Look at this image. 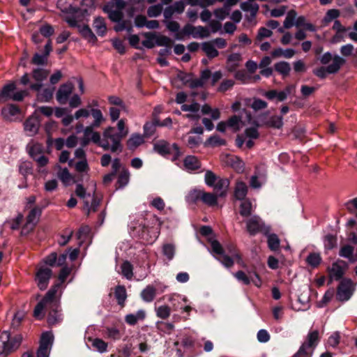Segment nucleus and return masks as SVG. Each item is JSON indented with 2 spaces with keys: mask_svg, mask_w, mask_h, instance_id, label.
Here are the masks:
<instances>
[{
  "mask_svg": "<svg viewBox=\"0 0 357 357\" xmlns=\"http://www.w3.org/2000/svg\"><path fill=\"white\" fill-rule=\"evenodd\" d=\"M60 287V284L54 285L45 294L43 298L36 305L33 310V317L38 319H42L44 314H42L43 310L45 307L50 306L52 311L50 312L47 317V322L50 325L55 324L58 321L57 312L56 309L58 307V301L56 294Z\"/></svg>",
  "mask_w": 357,
  "mask_h": 357,
  "instance_id": "1",
  "label": "nucleus"
},
{
  "mask_svg": "<svg viewBox=\"0 0 357 357\" xmlns=\"http://www.w3.org/2000/svg\"><path fill=\"white\" fill-rule=\"evenodd\" d=\"M126 136V132L123 134L114 133V128L108 127L102 133L101 147L106 151L110 150L112 153H121L123 149L121 142Z\"/></svg>",
  "mask_w": 357,
  "mask_h": 357,
  "instance_id": "2",
  "label": "nucleus"
},
{
  "mask_svg": "<svg viewBox=\"0 0 357 357\" xmlns=\"http://www.w3.org/2000/svg\"><path fill=\"white\" fill-rule=\"evenodd\" d=\"M66 4H68L67 0H59L57 7L63 13L76 14L74 17H66V21L71 27H77L79 26L77 22H82L86 16L89 15L87 8L81 9L73 7L71 4H69L68 6Z\"/></svg>",
  "mask_w": 357,
  "mask_h": 357,
  "instance_id": "3",
  "label": "nucleus"
},
{
  "mask_svg": "<svg viewBox=\"0 0 357 357\" xmlns=\"http://www.w3.org/2000/svg\"><path fill=\"white\" fill-rule=\"evenodd\" d=\"M22 335H16L12 338L7 331L3 332L0 336V354H8L10 351L17 349L22 341Z\"/></svg>",
  "mask_w": 357,
  "mask_h": 357,
  "instance_id": "4",
  "label": "nucleus"
},
{
  "mask_svg": "<svg viewBox=\"0 0 357 357\" xmlns=\"http://www.w3.org/2000/svg\"><path fill=\"white\" fill-rule=\"evenodd\" d=\"M345 63L346 60L344 58L338 55H335L333 57V62L331 64L328 65L326 68L323 66L318 68L314 70L313 73L319 78L324 79L328 73H337L340 70L341 66L344 65Z\"/></svg>",
  "mask_w": 357,
  "mask_h": 357,
  "instance_id": "5",
  "label": "nucleus"
},
{
  "mask_svg": "<svg viewBox=\"0 0 357 357\" xmlns=\"http://www.w3.org/2000/svg\"><path fill=\"white\" fill-rule=\"evenodd\" d=\"M246 230L250 235L262 233L267 235L271 230L258 215H254L246 220Z\"/></svg>",
  "mask_w": 357,
  "mask_h": 357,
  "instance_id": "6",
  "label": "nucleus"
},
{
  "mask_svg": "<svg viewBox=\"0 0 357 357\" xmlns=\"http://www.w3.org/2000/svg\"><path fill=\"white\" fill-rule=\"evenodd\" d=\"M354 289V284L349 279H344L341 281L337 290L336 298L340 301L348 300Z\"/></svg>",
  "mask_w": 357,
  "mask_h": 357,
  "instance_id": "7",
  "label": "nucleus"
},
{
  "mask_svg": "<svg viewBox=\"0 0 357 357\" xmlns=\"http://www.w3.org/2000/svg\"><path fill=\"white\" fill-rule=\"evenodd\" d=\"M53 341V336L50 333L46 332L42 334L40 346L37 350V357H49L50 349Z\"/></svg>",
  "mask_w": 357,
  "mask_h": 357,
  "instance_id": "8",
  "label": "nucleus"
},
{
  "mask_svg": "<svg viewBox=\"0 0 357 357\" xmlns=\"http://www.w3.org/2000/svg\"><path fill=\"white\" fill-rule=\"evenodd\" d=\"M306 20L304 16L297 17V13L295 10L288 11L286 18L284 21V27L287 29L291 28L295 25L297 28L304 26Z\"/></svg>",
  "mask_w": 357,
  "mask_h": 357,
  "instance_id": "9",
  "label": "nucleus"
},
{
  "mask_svg": "<svg viewBox=\"0 0 357 357\" xmlns=\"http://www.w3.org/2000/svg\"><path fill=\"white\" fill-rule=\"evenodd\" d=\"M40 214L41 210L38 207H34L31 210L26 217V222L25 225L23 227L22 234H23L25 230H26V233L31 232L33 230L39 220Z\"/></svg>",
  "mask_w": 357,
  "mask_h": 357,
  "instance_id": "10",
  "label": "nucleus"
},
{
  "mask_svg": "<svg viewBox=\"0 0 357 357\" xmlns=\"http://www.w3.org/2000/svg\"><path fill=\"white\" fill-rule=\"evenodd\" d=\"M40 126L38 116L33 114L26 119L24 123V129L29 136H34L39 130Z\"/></svg>",
  "mask_w": 357,
  "mask_h": 357,
  "instance_id": "11",
  "label": "nucleus"
},
{
  "mask_svg": "<svg viewBox=\"0 0 357 357\" xmlns=\"http://www.w3.org/2000/svg\"><path fill=\"white\" fill-rule=\"evenodd\" d=\"M52 271L48 268H40L36 274V278L38 280V287L40 290H44L47 287L48 281L52 276Z\"/></svg>",
  "mask_w": 357,
  "mask_h": 357,
  "instance_id": "12",
  "label": "nucleus"
},
{
  "mask_svg": "<svg viewBox=\"0 0 357 357\" xmlns=\"http://www.w3.org/2000/svg\"><path fill=\"white\" fill-rule=\"evenodd\" d=\"M74 86L72 83H66L61 84L56 92V100L59 103L66 104L69 98V96L73 93Z\"/></svg>",
  "mask_w": 357,
  "mask_h": 357,
  "instance_id": "13",
  "label": "nucleus"
},
{
  "mask_svg": "<svg viewBox=\"0 0 357 357\" xmlns=\"http://www.w3.org/2000/svg\"><path fill=\"white\" fill-rule=\"evenodd\" d=\"M51 51L52 43L51 40L50 39L45 46L43 54H39L36 53L31 59V63L37 66L46 65L48 61V56L50 55Z\"/></svg>",
  "mask_w": 357,
  "mask_h": 357,
  "instance_id": "14",
  "label": "nucleus"
},
{
  "mask_svg": "<svg viewBox=\"0 0 357 357\" xmlns=\"http://www.w3.org/2000/svg\"><path fill=\"white\" fill-rule=\"evenodd\" d=\"M268 113L261 114L259 116V119L261 122V126H266L269 128L280 129L283 126L282 116H273L269 120L265 121Z\"/></svg>",
  "mask_w": 357,
  "mask_h": 357,
  "instance_id": "15",
  "label": "nucleus"
},
{
  "mask_svg": "<svg viewBox=\"0 0 357 357\" xmlns=\"http://www.w3.org/2000/svg\"><path fill=\"white\" fill-rule=\"evenodd\" d=\"M213 186L219 197H225L229 187V181L227 178H219Z\"/></svg>",
  "mask_w": 357,
  "mask_h": 357,
  "instance_id": "16",
  "label": "nucleus"
},
{
  "mask_svg": "<svg viewBox=\"0 0 357 357\" xmlns=\"http://www.w3.org/2000/svg\"><path fill=\"white\" fill-rule=\"evenodd\" d=\"M105 13H107L109 19L114 22L123 20V13L121 10L114 9V6L106 5L103 7Z\"/></svg>",
  "mask_w": 357,
  "mask_h": 357,
  "instance_id": "17",
  "label": "nucleus"
},
{
  "mask_svg": "<svg viewBox=\"0 0 357 357\" xmlns=\"http://www.w3.org/2000/svg\"><path fill=\"white\" fill-rule=\"evenodd\" d=\"M16 85L14 82L5 85L0 92V102H5L12 99Z\"/></svg>",
  "mask_w": 357,
  "mask_h": 357,
  "instance_id": "18",
  "label": "nucleus"
},
{
  "mask_svg": "<svg viewBox=\"0 0 357 357\" xmlns=\"http://www.w3.org/2000/svg\"><path fill=\"white\" fill-rule=\"evenodd\" d=\"M78 31L81 35L88 40V42L93 44L97 41V38L91 31L89 25L77 26Z\"/></svg>",
  "mask_w": 357,
  "mask_h": 357,
  "instance_id": "19",
  "label": "nucleus"
},
{
  "mask_svg": "<svg viewBox=\"0 0 357 357\" xmlns=\"http://www.w3.org/2000/svg\"><path fill=\"white\" fill-rule=\"evenodd\" d=\"M248 192V186L246 184L241 181H238L236 183V186L234 188V197L239 200H243Z\"/></svg>",
  "mask_w": 357,
  "mask_h": 357,
  "instance_id": "20",
  "label": "nucleus"
},
{
  "mask_svg": "<svg viewBox=\"0 0 357 357\" xmlns=\"http://www.w3.org/2000/svg\"><path fill=\"white\" fill-rule=\"evenodd\" d=\"M19 113H20V109L17 105L13 104L8 105L1 109V114L6 120H10L11 116H15Z\"/></svg>",
  "mask_w": 357,
  "mask_h": 357,
  "instance_id": "21",
  "label": "nucleus"
},
{
  "mask_svg": "<svg viewBox=\"0 0 357 357\" xmlns=\"http://www.w3.org/2000/svg\"><path fill=\"white\" fill-rule=\"evenodd\" d=\"M184 166L189 170H197L200 168L201 164L198 159L194 155L187 156L183 161Z\"/></svg>",
  "mask_w": 357,
  "mask_h": 357,
  "instance_id": "22",
  "label": "nucleus"
},
{
  "mask_svg": "<svg viewBox=\"0 0 357 357\" xmlns=\"http://www.w3.org/2000/svg\"><path fill=\"white\" fill-rule=\"evenodd\" d=\"M329 276L331 280L333 278L335 280H340L344 275V271L342 268L337 264V263H333L331 268H328Z\"/></svg>",
  "mask_w": 357,
  "mask_h": 357,
  "instance_id": "23",
  "label": "nucleus"
},
{
  "mask_svg": "<svg viewBox=\"0 0 357 357\" xmlns=\"http://www.w3.org/2000/svg\"><path fill=\"white\" fill-rule=\"evenodd\" d=\"M218 194L211 192H202L201 199L204 203L208 206H215L218 204Z\"/></svg>",
  "mask_w": 357,
  "mask_h": 357,
  "instance_id": "24",
  "label": "nucleus"
},
{
  "mask_svg": "<svg viewBox=\"0 0 357 357\" xmlns=\"http://www.w3.org/2000/svg\"><path fill=\"white\" fill-rule=\"evenodd\" d=\"M252 203L248 199L242 200L240 204L239 213L243 217H250L252 214Z\"/></svg>",
  "mask_w": 357,
  "mask_h": 357,
  "instance_id": "25",
  "label": "nucleus"
},
{
  "mask_svg": "<svg viewBox=\"0 0 357 357\" xmlns=\"http://www.w3.org/2000/svg\"><path fill=\"white\" fill-rule=\"evenodd\" d=\"M202 50L206 53V56L211 59L218 56V52L214 47V45L211 41L202 43Z\"/></svg>",
  "mask_w": 357,
  "mask_h": 357,
  "instance_id": "26",
  "label": "nucleus"
},
{
  "mask_svg": "<svg viewBox=\"0 0 357 357\" xmlns=\"http://www.w3.org/2000/svg\"><path fill=\"white\" fill-rule=\"evenodd\" d=\"M50 74V71L43 68H35L32 71V77L38 82L45 80Z\"/></svg>",
  "mask_w": 357,
  "mask_h": 357,
  "instance_id": "27",
  "label": "nucleus"
},
{
  "mask_svg": "<svg viewBox=\"0 0 357 357\" xmlns=\"http://www.w3.org/2000/svg\"><path fill=\"white\" fill-rule=\"evenodd\" d=\"M93 26L100 36H102L107 31V26L105 19L101 17H98L94 20Z\"/></svg>",
  "mask_w": 357,
  "mask_h": 357,
  "instance_id": "28",
  "label": "nucleus"
},
{
  "mask_svg": "<svg viewBox=\"0 0 357 357\" xmlns=\"http://www.w3.org/2000/svg\"><path fill=\"white\" fill-rule=\"evenodd\" d=\"M93 126L86 127L84 130V136L88 137L91 135V139L101 147L100 143L102 142V139L100 138V135L98 132H93Z\"/></svg>",
  "mask_w": 357,
  "mask_h": 357,
  "instance_id": "29",
  "label": "nucleus"
},
{
  "mask_svg": "<svg viewBox=\"0 0 357 357\" xmlns=\"http://www.w3.org/2000/svg\"><path fill=\"white\" fill-rule=\"evenodd\" d=\"M274 68L277 72L284 77L288 76L291 70L289 63L285 61H281L275 63Z\"/></svg>",
  "mask_w": 357,
  "mask_h": 357,
  "instance_id": "30",
  "label": "nucleus"
},
{
  "mask_svg": "<svg viewBox=\"0 0 357 357\" xmlns=\"http://www.w3.org/2000/svg\"><path fill=\"white\" fill-rule=\"evenodd\" d=\"M267 243L268 248L273 251H275L280 248V239L275 234H268L267 235Z\"/></svg>",
  "mask_w": 357,
  "mask_h": 357,
  "instance_id": "31",
  "label": "nucleus"
},
{
  "mask_svg": "<svg viewBox=\"0 0 357 357\" xmlns=\"http://www.w3.org/2000/svg\"><path fill=\"white\" fill-rule=\"evenodd\" d=\"M240 7L243 11H250V13H252V17H256L257 13L259 9V6L258 4L252 3L250 1L241 3Z\"/></svg>",
  "mask_w": 357,
  "mask_h": 357,
  "instance_id": "32",
  "label": "nucleus"
},
{
  "mask_svg": "<svg viewBox=\"0 0 357 357\" xmlns=\"http://www.w3.org/2000/svg\"><path fill=\"white\" fill-rule=\"evenodd\" d=\"M144 143L143 137L139 135H135L132 136L127 141V146L129 149H135L139 145Z\"/></svg>",
  "mask_w": 357,
  "mask_h": 357,
  "instance_id": "33",
  "label": "nucleus"
},
{
  "mask_svg": "<svg viewBox=\"0 0 357 357\" xmlns=\"http://www.w3.org/2000/svg\"><path fill=\"white\" fill-rule=\"evenodd\" d=\"M114 294L118 301V303L123 306L127 297L126 288L123 286H117L115 289Z\"/></svg>",
  "mask_w": 357,
  "mask_h": 357,
  "instance_id": "34",
  "label": "nucleus"
},
{
  "mask_svg": "<svg viewBox=\"0 0 357 357\" xmlns=\"http://www.w3.org/2000/svg\"><path fill=\"white\" fill-rule=\"evenodd\" d=\"M227 123L229 127L232 128L234 129V132H238L240 130V123L243 125L241 121V118L236 115H234L231 117H230L228 119Z\"/></svg>",
  "mask_w": 357,
  "mask_h": 357,
  "instance_id": "35",
  "label": "nucleus"
},
{
  "mask_svg": "<svg viewBox=\"0 0 357 357\" xmlns=\"http://www.w3.org/2000/svg\"><path fill=\"white\" fill-rule=\"evenodd\" d=\"M121 273L128 280H130L132 278L133 266L128 261H125L122 264Z\"/></svg>",
  "mask_w": 357,
  "mask_h": 357,
  "instance_id": "36",
  "label": "nucleus"
},
{
  "mask_svg": "<svg viewBox=\"0 0 357 357\" xmlns=\"http://www.w3.org/2000/svg\"><path fill=\"white\" fill-rule=\"evenodd\" d=\"M321 261V257L319 253H310L306 259L307 264L313 268L317 267Z\"/></svg>",
  "mask_w": 357,
  "mask_h": 357,
  "instance_id": "37",
  "label": "nucleus"
},
{
  "mask_svg": "<svg viewBox=\"0 0 357 357\" xmlns=\"http://www.w3.org/2000/svg\"><path fill=\"white\" fill-rule=\"evenodd\" d=\"M354 247L346 245H344L340 250V255L343 257L348 258L350 261H354L355 259L353 257Z\"/></svg>",
  "mask_w": 357,
  "mask_h": 357,
  "instance_id": "38",
  "label": "nucleus"
},
{
  "mask_svg": "<svg viewBox=\"0 0 357 357\" xmlns=\"http://www.w3.org/2000/svg\"><path fill=\"white\" fill-rule=\"evenodd\" d=\"M57 168L59 169V172L57 173V176L59 179H61V181L65 184L68 183L72 179V176L68 169H61L59 165L57 166Z\"/></svg>",
  "mask_w": 357,
  "mask_h": 357,
  "instance_id": "39",
  "label": "nucleus"
},
{
  "mask_svg": "<svg viewBox=\"0 0 357 357\" xmlns=\"http://www.w3.org/2000/svg\"><path fill=\"white\" fill-rule=\"evenodd\" d=\"M156 289L153 287L149 286L142 292V296L146 301H151L155 296Z\"/></svg>",
  "mask_w": 357,
  "mask_h": 357,
  "instance_id": "40",
  "label": "nucleus"
},
{
  "mask_svg": "<svg viewBox=\"0 0 357 357\" xmlns=\"http://www.w3.org/2000/svg\"><path fill=\"white\" fill-rule=\"evenodd\" d=\"M206 144L212 146H224L226 144V141L220 138L218 135H213L207 139Z\"/></svg>",
  "mask_w": 357,
  "mask_h": 357,
  "instance_id": "41",
  "label": "nucleus"
},
{
  "mask_svg": "<svg viewBox=\"0 0 357 357\" xmlns=\"http://www.w3.org/2000/svg\"><path fill=\"white\" fill-rule=\"evenodd\" d=\"M319 338V332L317 331H314L308 334L307 335V348H313L315 347L317 342H318Z\"/></svg>",
  "mask_w": 357,
  "mask_h": 357,
  "instance_id": "42",
  "label": "nucleus"
},
{
  "mask_svg": "<svg viewBox=\"0 0 357 357\" xmlns=\"http://www.w3.org/2000/svg\"><path fill=\"white\" fill-rule=\"evenodd\" d=\"M114 26V29L116 32L121 31L124 29H127L128 31H131L132 29V24L130 20H121L120 22Z\"/></svg>",
  "mask_w": 357,
  "mask_h": 357,
  "instance_id": "43",
  "label": "nucleus"
},
{
  "mask_svg": "<svg viewBox=\"0 0 357 357\" xmlns=\"http://www.w3.org/2000/svg\"><path fill=\"white\" fill-rule=\"evenodd\" d=\"M54 87L52 89H45L43 91L38 95V98L40 101L49 102L53 97Z\"/></svg>",
  "mask_w": 357,
  "mask_h": 357,
  "instance_id": "44",
  "label": "nucleus"
},
{
  "mask_svg": "<svg viewBox=\"0 0 357 357\" xmlns=\"http://www.w3.org/2000/svg\"><path fill=\"white\" fill-rule=\"evenodd\" d=\"M89 341H92V344L96 347L100 352H104L107 350V344L102 340L99 338L92 339L89 337Z\"/></svg>",
  "mask_w": 357,
  "mask_h": 357,
  "instance_id": "45",
  "label": "nucleus"
},
{
  "mask_svg": "<svg viewBox=\"0 0 357 357\" xmlns=\"http://www.w3.org/2000/svg\"><path fill=\"white\" fill-rule=\"evenodd\" d=\"M163 10L161 4H156L150 6L147 10V15L150 17H155L160 15Z\"/></svg>",
  "mask_w": 357,
  "mask_h": 357,
  "instance_id": "46",
  "label": "nucleus"
},
{
  "mask_svg": "<svg viewBox=\"0 0 357 357\" xmlns=\"http://www.w3.org/2000/svg\"><path fill=\"white\" fill-rule=\"evenodd\" d=\"M143 36L146 37V40L142 41V45L147 48H153L155 45L153 40L155 39V33L148 32L143 33Z\"/></svg>",
  "mask_w": 357,
  "mask_h": 357,
  "instance_id": "47",
  "label": "nucleus"
},
{
  "mask_svg": "<svg viewBox=\"0 0 357 357\" xmlns=\"http://www.w3.org/2000/svg\"><path fill=\"white\" fill-rule=\"evenodd\" d=\"M129 176H130L129 172L126 169H123L121 172V173L119 174V177H118V181H117V184L119 185L118 188H121V187L126 185L128 183Z\"/></svg>",
  "mask_w": 357,
  "mask_h": 357,
  "instance_id": "48",
  "label": "nucleus"
},
{
  "mask_svg": "<svg viewBox=\"0 0 357 357\" xmlns=\"http://www.w3.org/2000/svg\"><path fill=\"white\" fill-rule=\"evenodd\" d=\"M162 252L167 259L170 260L174 257L175 247L173 244H164L162 247Z\"/></svg>",
  "mask_w": 357,
  "mask_h": 357,
  "instance_id": "49",
  "label": "nucleus"
},
{
  "mask_svg": "<svg viewBox=\"0 0 357 357\" xmlns=\"http://www.w3.org/2000/svg\"><path fill=\"white\" fill-rule=\"evenodd\" d=\"M340 15V10L337 9L328 10L324 17V21L326 23L331 22L333 20L337 18Z\"/></svg>",
  "mask_w": 357,
  "mask_h": 357,
  "instance_id": "50",
  "label": "nucleus"
},
{
  "mask_svg": "<svg viewBox=\"0 0 357 357\" xmlns=\"http://www.w3.org/2000/svg\"><path fill=\"white\" fill-rule=\"evenodd\" d=\"M230 9H227L225 6H223L222 8H217L214 10L213 14L219 20H224L227 15L229 14Z\"/></svg>",
  "mask_w": 357,
  "mask_h": 357,
  "instance_id": "51",
  "label": "nucleus"
},
{
  "mask_svg": "<svg viewBox=\"0 0 357 357\" xmlns=\"http://www.w3.org/2000/svg\"><path fill=\"white\" fill-rule=\"evenodd\" d=\"M43 153V147L40 144H35L31 146L29 149V153L31 157L33 159L36 157L41 155Z\"/></svg>",
  "mask_w": 357,
  "mask_h": 357,
  "instance_id": "52",
  "label": "nucleus"
},
{
  "mask_svg": "<svg viewBox=\"0 0 357 357\" xmlns=\"http://www.w3.org/2000/svg\"><path fill=\"white\" fill-rule=\"evenodd\" d=\"M24 317H25V313H24L22 312H17L14 316L13 319L11 326L13 328H17L20 326Z\"/></svg>",
  "mask_w": 357,
  "mask_h": 357,
  "instance_id": "53",
  "label": "nucleus"
},
{
  "mask_svg": "<svg viewBox=\"0 0 357 357\" xmlns=\"http://www.w3.org/2000/svg\"><path fill=\"white\" fill-rule=\"evenodd\" d=\"M155 42L158 45L165 46L167 47H171L172 43V40L167 36H160L158 37L155 36Z\"/></svg>",
  "mask_w": 357,
  "mask_h": 357,
  "instance_id": "54",
  "label": "nucleus"
},
{
  "mask_svg": "<svg viewBox=\"0 0 357 357\" xmlns=\"http://www.w3.org/2000/svg\"><path fill=\"white\" fill-rule=\"evenodd\" d=\"M217 176L211 171L208 170L205 174L206 183L209 186H213L218 181Z\"/></svg>",
  "mask_w": 357,
  "mask_h": 357,
  "instance_id": "55",
  "label": "nucleus"
},
{
  "mask_svg": "<svg viewBox=\"0 0 357 357\" xmlns=\"http://www.w3.org/2000/svg\"><path fill=\"white\" fill-rule=\"evenodd\" d=\"M273 34V32L264 27H261L259 29V32L256 37V40L261 41L264 38L271 37Z\"/></svg>",
  "mask_w": 357,
  "mask_h": 357,
  "instance_id": "56",
  "label": "nucleus"
},
{
  "mask_svg": "<svg viewBox=\"0 0 357 357\" xmlns=\"http://www.w3.org/2000/svg\"><path fill=\"white\" fill-rule=\"evenodd\" d=\"M40 33L45 37H50L54 34V28L49 24H45L40 28Z\"/></svg>",
  "mask_w": 357,
  "mask_h": 357,
  "instance_id": "57",
  "label": "nucleus"
},
{
  "mask_svg": "<svg viewBox=\"0 0 357 357\" xmlns=\"http://www.w3.org/2000/svg\"><path fill=\"white\" fill-rule=\"evenodd\" d=\"M92 116L95 119V121L93 124L91 126L93 127H98L100 126V122L102 120V115L100 109H93L91 110Z\"/></svg>",
  "mask_w": 357,
  "mask_h": 357,
  "instance_id": "58",
  "label": "nucleus"
},
{
  "mask_svg": "<svg viewBox=\"0 0 357 357\" xmlns=\"http://www.w3.org/2000/svg\"><path fill=\"white\" fill-rule=\"evenodd\" d=\"M267 102L261 99H254L252 103L251 104V107L255 110L258 111L260 109H265L267 107Z\"/></svg>",
  "mask_w": 357,
  "mask_h": 357,
  "instance_id": "59",
  "label": "nucleus"
},
{
  "mask_svg": "<svg viewBox=\"0 0 357 357\" xmlns=\"http://www.w3.org/2000/svg\"><path fill=\"white\" fill-rule=\"evenodd\" d=\"M316 91V88L314 86H309L307 85H303L301 86V92L302 94L303 98L305 99L312 94H313Z\"/></svg>",
  "mask_w": 357,
  "mask_h": 357,
  "instance_id": "60",
  "label": "nucleus"
},
{
  "mask_svg": "<svg viewBox=\"0 0 357 357\" xmlns=\"http://www.w3.org/2000/svg\"><path fill=\"white\" fill-rule=\"evenodd\" d=\"M195 29V27L190 24H186L181 33H177L176 34V38L178 39H182L183 36L182 35H190L192 34L194 31Z\"/></svg>",
  "mask_w": 357,
  "mask_h": 357,
  "instance_id": "61",
  "label": "nucleus"
},
{
  "mask_svg": "<svg viewBox=\"0 0 357 357\" xmlns=\"http://www.w3.org/2000/svg\"><path fill=\"white\" fill-rule=\"evenodd\" d=\"M200 105L199 103L192 100V103L191 105H183L181 106V109L184 112H198L199 110Z\"/></svg>",
  "mask_w": 357,
  "mask_h": 357,
  "instance_id": "62",
  "label": "nucleus"
},
{
  "mask_svg": "<svg viewBox=\"0 0 357 357\" xmlns=\"http://www.w3.org/2000/svg\"><path fill=\"white\" fill-rule=\"evenodd\" d=\"M170 308L167 306H160L157 310V314L162 319H165L169 316Z\"/></svg>",
  "mask_w": 357,
  "mask_h": 357,
  "instance_id": "63",
  "label": "nucleus"
},
{
  "mask_svg": "<svg viewBox=\"0 0 357 357\" xmlns=\"http://www.w3.org/2000/svg\"><path fill=\"white\" fill-rule=\"evenodd\" d=\"M307 344L303 343L294 357H309L310 353L307 351Z\"/></svg>",
  "mask_w": 357,
  "mask_h": 357,
  "instance_id": "64",
  "label": "nucleus"
}]
</instances>
